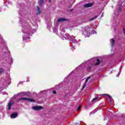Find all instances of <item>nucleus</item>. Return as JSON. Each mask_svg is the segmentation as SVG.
Masks as SVG:
<instances>
[{"mask_svg":"<svg viewBox=\"0 0 125 125\" xmlns=\"http://www.w3.org/2000/svg\"><path fill=\"white\" fill-rule=\"evenodd\" d=\"M103 95H105L106 96H107L108 97L107 100L110 105H114V100L113 99V98H112V97L110 95H108L107 94H102L101 96H103Z\"/></svg>","mask_w":125,"mask_h":125,"instance_id":"obj_1","label":"nucleus"},{"mask_svg":"<svg viewBox=\"0 0 125 125\" xmlns=\"http://www.w3.org/2000/svg\"><path fill=\"white\" fill-rule=\"evenodd\" d=\"M103 95H105L106 96H107L108 97L107 100L110 105H114V100L113 99V98H112V97L110 95H108L107 94H102L101 96H103Z\"/></svg>","mask_w":125,"mask_h":125,"instance_id":"obj_2","label":"nucleus"},{"mask_svg":"<svg viewBox=\"0 0 125 125\" xmlns=\"http://www.w3.org/2000/svg\"><path fill=\"white\" fill-rule=\"evenodd\" d=\"M19 100H27V101H29V102H35V100H34V99L27 98H21L19 99Z\"/></svg>","mask_w":125,"mask_h":125,"instance_id":"obj_3","label":"nucleus"},{"mask_svg":"<svg viewBox=\"0 0 125 125\" xmlns=\"http://www.w3.org/2000/svg\"><path fill=\"white\" fill-rule=\"evenodd\" d=\"M32 108L33 110H35L36 111H39V110H42L43 108L42 106H33Z\"/></svg>","mask_w":125,"mask_h":125,"instance_id":"obj_4","label":"nucleus"},{"mask_svg":"<svg viewBox=\"0 0 125 125\" xmlns=\"http://www.w3.org/2000/svg\"><path fill=\"white\" fill-rule=\"evenodd\" d=\"M90 79V76L88 77L85 81V83H87V82H88V80H89ZM85 86H86V85L85 84H83V87L82 88V90H83V89H84V87H85Z\"/></svg>","mask_w":125,"mask_h":125,"instance_id":"obj_5","label":"nucleus"},{"mask_svg":"<svg viewBox=\"0 0 125 125\" xmlns=\"http://www.w3.org/2000/svg\"><path fill=\"white\" fill-rule=\"evenodd\" d=\"M71 42H74V43H77L78 42V41H77L75 39V36L71 37Z\"/></svg>","mask_w":125,"mask_h":125,"instance_id":"obj_6","label":"nucleus"},{"mask_svg":"<svg viewBox=\"0 0 125 125\" xmlns=\"http://www.w3.org/2000/svg\"><path fill=\"white\" fill-rule=\"evenodd\" d=\"M17 116H18L17 113H14L11 114V119H15V118H16Z\"/></svg>","mask_w":125,"mask_h":125,"instance_id":"obj_7","label":"nucleus"},{"mask_svg":"<svg viewBox=\"0 0 125 125\" xmlns=\"http://www.w3.org/2000/svg\"><path fill=\"white\" fill-rule=\"evenodd\" d=\"M100 100V97H96L93 99V100L92 101V102H93V103L94 102H95L96 101H99Z\"/></svg>","mask_w":125,"mask_h":125,"instance_id":"obj_8","label":"nucleus"},{"mask_svg":"<svg viewBox=\"0 0 125 125\" xmlns=\"http://www.w3.org/2000/svg\"><path fill=\"white\" fill-rule=\"evenodd\" d=\"M85 7H90L92 6V3H87L84 5Z\"/></svg>","mask_w":125,"mask_h":125,"instance_id":"obj_9","label":"nucleus"},{"mask_svg":"<svg viewBox=\"0 0 125 125\" xmlns=\"http://www.w3.org/2000/svg\"><path fill=\"white\" fill-rule=\"evenodd\" d=\"M12 105H13V103H9V104H8V110H10V109H11V106H12Z\"/></svg>","mask_w":125,"mask_h":125,"instance_id":"obj_10","label":"nucleus"},{"mask_svg":"<svg viewBox=\"0 0 125 125\" xmlns=\"http://www.w3.org/2000/svg\"><path fill=\"white\" fill-rule=\"evenodd\" d=\"M64 21H66V19L61 18L58 20V22H63Z\"/></svg>","mask_w":125,"mask_h":125,"instance_id":"obj_11","label":"nucleus"},{"mask_svg":"<svg viewBox=\"0 0 125 125\" xmlns=\"http://www.w3.org/2000/svg\"><path fill=\"white\" fill-rule=\"evenodd\" d=\"M110 42H111V45H112V46H114V43H115V40H114L113 39H111L110 40Z\"/></svg>","mask_w":125,"mask_h":125,"instance_id":"obj_12","label":"nucleus"},{"mask_svg":"<svg viewBox=\"0 0 125 125\" xmlns=\"http://www.w3.org/2000/svg\"><path fill=\"white\" fill-rule=\"evenodd\" d=\"M97 61L98 62L95 64V66H97V65H99V64H100V60H99V59H97Z\"/></svg>","mask_w":125,"mask_h":125,"instance_id":"obj_13","label":"nucleus"},{"mask_svg":"<svg viewBox=\"0 0 125 125\" xmlns=\"http://www.w3.org/2000/svg\"><path fill=\"white\" fill-rule=\"evenodd\" d=\"M38 2H39V5H42V4L43 3V0H39Z\"/></svg>","mask_w":125,"mask_h":125,"instance_id":"obj_14","label":"nucleus"},{"mask_svg":"<svg viewBox=\"0 0 125 125\" xmlns=\"http://www.w3.org/2000/svg\"><path fill=\"white\" fill-rule=\"evenodd\" d=\"M37 8H38L37 14H40V13H41V11L40 10V7L39 6H37Z\"/></svg>","mask_w":125,"mask_h":125,"instance_id":"obj_15","label":"nucleus"},{"mask_svg":"<svg viewBox=\"0 0 125 125\" xmlns=\"http://www.w3.org/2000/svg\"><path fill=\"white\" fill-rule=\"evenodd\" d=\"M3 72H4L3 69L0 68V75L2 74V73H3Z\"/></svg>","mask_w":125,"mask_h":125,"instance_id":"obj_16","label":"nucleus"},{"mask_svg":"<svg viewBox=\"0 0 125 125\" xmlns=\"http://www.w3.org/2000/svg\"><path fill=\"white\" fill-rule=\"evenodd\" d=\"M81 108H82V106L81 105H79V106L77 108V111H80V110H81Z\"/></svg>","mask_w":125,"mask_h":125,"instance_id":"obj_17","label":"nucleus"},{"mask_svg":"<svg viewBox=\"0 0 125 125\" xmlns=\"http://www.w3.org/2000/svg\"><path fill=\"white\" fill-rule=\"evenodd\" d=\"M96 18H97V17H95L94 18H93L91 19L90 20H94V19H95Z\"/></svg>","mask_w":125,"mask_h":125,"instance_id":"obj_18","label":"nucleus"},{"mask_svg":"<svg viewBox=\"0 0 125 125\" xmlns=\"http://www.w3.org/2000/svg\"><path fill=\"white\" fill-rule=\"evenodd\" d=\"M71 49L72 50H74V49H76V48H75L74 47H72Z\"/></svg>","mask_w":125,"mask_h":125,"instance_id":"obj_19","label":"nucleus"},{"mask_svg":"<svg viewBox=\"0 0 125 125\" xmlns=\"http://www.w3.org/2000/svg\"><path fill=\"white\" fill-rule=\"evenodd\" d=\"M53 93H54V94H56V91H54Z\"/></svg>","mask_w":125,"mask_h":125,"instance_id":"obj_20","label":"nucleus"},{"mask_svg":"<svg viewBox=\"0 0 125 125\" xmlns=\"http://www.w3.org/2000/svg\"><path fill=\"white\" fill-rule=\"evenodd\" d=\"M123 31L124 32V34L125 35V29H123Z\"/></svg>","mask_w":125,"mask_h":125,"instance_id":"obj_21","label":"nucleus"},{"mask_svg":"<svg viewBox=\"0 0 125 125\" xmlns=\"http://www.w3.org/2000/svg\"><path fill=\"white\" fill-rule=\"evenodd\" d=\"M88 32H86V34H88Z\"/></svg>","mask_w":125,"mask_h":125,"instance_id":"obj_22","label":"nucleus"}]
</instances>
